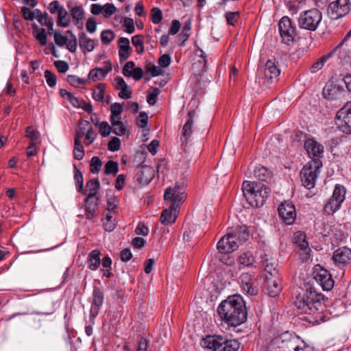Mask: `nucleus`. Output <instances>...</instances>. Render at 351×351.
<instances>
[{"label": "nucleus", "instance_id": "nucleus-1", "mask_svg": "<svg viewBox=\"0 0 351 351\" xmlns=\"http://www.w3.org/2000/svg\"><path fill=\"white\" fill-rule=\"evenodd\" d=\"M324 295L315 290H308L303 295L295 298L294 304L299 314H304L302 319L312 325L325 321L324 315Z\"/></svg>", "mask_w": 351, "mask_h": 351}, {"label": "nucleus", "instance_id": "nucleus-2", "mask_svg": "<svg viewBox=\"0 0 351 351\" xmlns=\"http://www.w3.org/2000/svg\"><path fill=\"white\" fill-rule=\"evenodd\" d=\"M221 319L228 326H238L247 319L245 303L239 295L229 296L217 308Z\"/></svg>", "mask_w": 351, "mask_h": 351}, {"label": "nucleus", "instance_id": "nucleus-3", "mask_svg": "<svg viewBox=\"0 0 351 351\" xmlns=\"http://www.w3.org/2000/svg\"><path fill=\"white\" fill-rule=\"evenodd\" d=\"M300 343L298 336L286 331L271 340L269 348L271 351H300Z\"/></svg>", "mask_w": 351, "mask_h": 351}, {"label": "nucleus", "instance_id": "nucleus-4", "mask_svg": "<svg viewBox=\"0 0 351 351\" xmlns=\"http://www.w3.org/2000/svg\"><path fill=\"white\" fill-rule=\"evenodd\" d=\"M178 210H174L173 207H169L162 210L160 216V223H158L154 232V239L158 240H167L169 239L167 236L169 230L165 225L173 223L177 218V213Z\"/></svg>", "mask_w": 351, "mask_h": 351}, {"label": "nucleus", "instance_id": "nucleus-5", "mask_svg": "<svg viewBox=\"0 0 351 351\" xmlns=\"http://www.w3.org/2000/svg\"><path fill=\"white\" fill-rule=\"evenodd\" d=\"M322 19V12L316 9H311L300 13L298 19V26L301 29L315 31Z\"/></svg>", "mask_w": 351, "mask_h": 351}, {"label": "nucleus", "instance_id": "nucleus-6", "mask_svg": "<svg viewBox=\"0 0 351 351\" xmlns=\"http://www.w3.org/2000/svg\"><path fill=\"white\" fill-rule=\"evenodd\" d=\"M321 166V161L315 160L313 163H309L302 169L300 176L302 184L304 187L311 189L315 186Z\"/></svg>", "mask_w": 351, "mask_h": 351}, {"label": "nucleus", "instance_id": "nucleus-7", "mask_svg": "<svg viewBox=\"0 0 351 351\" xmlns=\"http://www.w3.org/2000/svg\"><path fill=\"white\" fill-rule=\"evenodd\" d=\"M278 30L282 43L292 45L297 36L296 28L292 24L291 19L287 16H283L278 23Z\"/></svg>", "mask_w": 351, "mask_h": 351}, {"label": "nucleus", "instance_id": "nucleus-8", "mask_svg": "<svg viewBox=\"0 0 351 351\" xmlns=\"http://www.w3.org/2000/svg\"><path fill=\"white\" fill-rule=\"evenodd\" d=\"M335 124L343 133L351 134V101L347 102L336 114Z\"/></svg>", "mask_w": 351, "mask_h": 351}, {"label": "nucleus", "instance_id": "nucleus-9", "mask_svg": "<svg viewBox=\"0 0 351 351\" xmlns=\"http://www.w3.org/2000/svg\"><path fill=\"white\" fill-rule=\"evenodd\" d=\"M346 189L341 185H337L333 191L332 195L328 200L324 206V211L328 215H333L337 211L345 199Z\"/></svg>", "mask_w": 351, "mask_h": 351}, {"label": "nucleus", "instance_id": "nucleus-10", "mask_svg": "<svg viewBox=\"0 0 351 351\" xmlns=\"http://www.w3.org/2000/svg\"><path fill=\"white\" fill-rule=\"evenodd\" d=\"M350 11V0H337L330 3L328 7V14L332 20H337L346 16Z\"/></svg>", "mask_w": 351, "mask_h": 351}, {"label": "nucleus", "instance_id": "nucleus-11", "mask_svg": "<svg viewBox=\"0 0 351 351\" xmlns=\"http://www.w3.org/2000/svg\"><path fill=\"white\" fill-rule=\"evenodd\" d=\"M346 91L343 87L333 84H327L322 91L324 97L330 101H334L336 104L342 103L345 100Z\"/></svg>", "mask_w": 351, "mask_h": 351}, {"label": "nucleus", "instance_id": "nucleus-12", "mask_svg": "<svg viewBox=\"0 0 351 351\" xmlns=\"http://www.w3.org/2000/svg\"><path fill=\"white\" fill-rule=\"evenodd\" d=\"M314 278L324 291H330L334 287L335 282L330 273L319 265L315 267Z\"/></svg>", "mask_w": 351, "mask_h": 351}, {"label": "nucleus", "instance_id": "nucleus-13", "mask_svg": "<svg viewBox=\"0 0 351 351\" xmlns=\"http://www.w3.org/2000/svg\"><path fill=\"white\" fill-rule=\"evenodd\" d=\"M250 232L249 228L245 225L237 226L229 228L226 234L221 237L218 241H223L225 239L229 240L234 239L232 241H247L250 239Z\"/></svg>", "mask_w": 351, "mask_h": 351}, {"label": "nucleus", "instance_id": "nucleus-14", "mask_svg": "<svg viewBox=\"0 0 351 351\" xmlns=\"http://www.w3.org/2000/svg\"><path fill=\"white\" fill-rule=\"evenodd\" d=\"M279 217L287 225L293 224L296 219V210L290 201L282 202L278 208Z\"/></svg>", "mask_w": 351, "mask_h": 351}, {"label": "nucleus", "instance_id": "nucleus-15", "mask_svg": "<svg viewBox=\"0 0 351 351\" xmlns=\"http://www.w3.org/2000/svg\"><path fill=\"white\" fill-rule=\"evenodd\" d=\"M271 189L265 184L259 185L255 190V193L249 197L248 203L252 206L261 207L265 203L269 195L271 193Z\"/></svg>", "mask_w": 351, "mask_h": 351}, {"label": "nucleus", "instance_id": "nucleus-16", "mask_svg": "<svg viewBox=\"0 0 351 351\" xmlns=\"http://www.w3.org/2000/svg\"><path fill=\"white\" fill-rule=\"evenodd\" d=\"M165 200L170 201V207H173L175 210H179L181 204L185 199V195L183 192L180 191V188H168L166 189L164 194Z\"/></svg>", "mask_w": 351, "mask_h": 351}, {"label": "nucleus", "instance_id": "nucleus-17", "mask_svg": "<svg viewBox=\"0 0 351 351\" xmlns=\"http://www.w3.org/2000/svg\"><path fill=\"white\" fill-rule=\"evenodd\" d=\"M196 116L195 110H190L188 114V119L184 124L180 133V143L182 146H186L191 140L193 134V126L194 123V118Z\"/></svg>", "mask_w": 351, "mask_h": 351}, {"label": "nucleus", "instance_id": "nucleus-18", "mask_svg": "<svg viewBox=\"0 0 351 351\" xmlns=\"http://www.w3.org/2000/svg\"><path fill=\"white\" fill-rule=\"evenodd\" d=\"M226 338L222 335H208L202 339L201 345L206 351H221Z\"/></svg>", "mask_w": 351, "mask_h": 351}, {"label": "nucleus", "instance_id": "nucleus-19", "mask_svg": "<svg viewBox=\"0 0 351 351\" xmlns=\"http://www.w3.org/2000/svg\"><path fill=\"white\" fill-rule=\"evenodd\" d=\"M259 72L263 75V78L267 84H271L278 80L280 74V69L271 60H268L263 69H260Z\"/></svg>", "mask_w": 351, "mask_h": 351}, {"label": "nucleus", "instance_id": "nucleus-20", "mask_svg": "<svg viewBox=\"0 0 351 351\" xmlns=\"http://www.w3.org/2000/svg\"><path fill=\"white\" fill-rule=\"evenodd\" d=\"M265 289L267 292V293L270 296V297H276L278 296L282 289V283H281V279L280 278V276H275V277H272V276H269V277H265Z\"/></svg>", "mask_w": 351, "mask_h": 351}, {"label": "nucleus", "instance_id": "nucleus-21", "mask_svg": "<svg viewBox=\"0 0 351 351\" xmlns=\"http://www.w3.org/2000/svg\"><path fill=\"white\" fill-rule=\"evenodd\" d=\"M240 281L243 289L250 295H256L258 289L255 285L254 274L244 272L240 276Z\"/></svg>", "mask_w": 351, "mask_h": 351}, {"label": "nucleus", "instance_id": "nucleus-22", "mask_svg": "<svg viewBox=\"0 0 351 351\" xmlns=\"http://www.w3.org/2000/svg\"><path fill=\"white\" fill-rule=\"evenodd\" d=\"M154 177V170L147 165H143L136 170L134 179L142 185L148 184Z\"/></svg>", "mask_w": 351, "mask_h": 351}, {"label": "nucleus", "instance_id": "nucleus-23", "mask_svg": "<svg viewBox=\"0 0 351 351\" xmlns=\"http://www.w3.org/2000/svg\"><path fill=\"white\" fill-rule=\"evenodd\" d=\"M89 301L91 303L90 315L96 317L104 302V293L99 287H94L92 297L89 298Z\"/></svg>", "mask_w": 351, "mask_h": 351}, {"label": "nucleus", "instance_id": "nucleus-24", "mask_svg": "<svg viewBox=\"0 0 351 351\" xmlns=\"http://www.w3.org/2000/svg\"><path fill=\"white\" fill-rule=\"evenodd\" d=\"M304 147L309 156L317 158L322 157L324 147L313 139L308 138L305 140ZM315 160H319V159Z\"/></svg>", "mask_w": 351, "mask_h": 351}, {"label": "nucleus", "instance_id": "nucleus-25", "mask_svg": "<svg viewBox=\"0 0 351 351\" xmlns=\"http://www.w3.org/2000/svg\"><path fill=\"white\" fill-rule=\"evenodd\" d=\"M332 259L336 264L345 265L351 261V249L341 247L336 250L332 255Z\"/></svg>", "mask_w": 351, "mask_h": 351}, {"label": "nucleus", "instance_id": "nucleus-26", "mask_svg": "<svg viewBox=\"0 0 351 351\" xmlns=\"http://www.w3.org/2000/svg\"><path fill=\"white\" fill-rule=\"evenodd\" d=\"M261 265L264 267L266 272V276H279L278 271L274 266V262L272 258L269 257L267 254L261 256Z\"/></svg>", "mask_w": 351, "mask_h": 351}, {"label": "nucleus", "instance_id": "nucleus-27", "mask_svg": "<svg viewBox=\"0 0 351 351\" xmlns=\"http://www.w3.org/2000/svg\"><path fill=\"white\" fill-rule=\"evenodd\" d=\"M204 232L195 225H192L188 230H185L183 234V239L189 241L194 240L198 241L203 239Z\"/></svg>", "mask_w": 351, "mask_h": 351}, {"label": "nucleus", "instance_id": "nucleus-28", "mask_svg": "<svg viewBox=\"0 0 351 351\" xmlns=\"http://www.w3.org/2000/svg\"><path fill=\"white\" fill-rule=\"evenodd\" d=\"M119 56L120 60L125 61L128 58L130 53L132 51V49L130 45V40L127 38L121 37L119 39Z\"/></svg>", "mask_w": 351, "mask_h": 351}, {"label": "nucleus", "instance_id": "nucleus-29", "mask_svg": "<svg viewBox=\"0 0 351 351\" xmlns=\"http://www.w3.org/2000/svg\"><path fill=\"white\" fill-rule=\"evenodd\" d=\"M254 174V177L261 182H270L272 180L271 171L261 165L255 167Z\"/></svg>", "mask_w": 351, "mask_h": 351}, {"label": "nucleus", "instance_id": "nucleus-30", "mask_svg": "<svg viewBox=\"0 0 351 351\" xmlns=\"http://www.w3.org/2000/svg\"><path fill=\"white\" fill-rule=\"evenodd\" d=\"M71 15L74 24L80 29L83 27L82 20L84 17V11L82 6H75L71 9Z\"/></svg>", "mask_w": 351, "mask_h": 351}, {"label": "nucleus", "instance_id": "nucleus-31", "mask_svg": "<svg viewBox=\"0 0 351 351\" xmlns=\"http://www.w3.org/2000/svg\"><path fill=\"white\" fill-rule=\"evenodd\" d=\"M99 187V182L97 179L90 180L86 184V190L83 193L87 194L86 200L89 202L97 193V190Z\"/></svg>", "mask_w": 351, "mask_h": 351}, {"label": "nucleus", "instance_id": "nucleus-32", "mask_svg": "<svg viewBox=\"0 0 351 351\" xmlns=\"http://www.w3.org/2000/svg\"><path fill=\"white\" fill-rule=\"evenodd\" d=\"M110 71V65H106L104 68H95L89 72L88 80L94 82L100 80L106 77Z\"/></svg>", "mask_w": 351, "mask_h": 351}, {"label": "nucleus", "instance_id": "nucleus-33", "mask_svg": "<svg viewBox=\"0 0 351 351\" xmlns=\"http://www.w3.org/2000/svg\"><path fill=\"white\" fill-rule=\"evenodd\" d=\"M32 33L39 43L44 46L47 44V34L44 28L39 27L36 23L32 24Z\"/></svg>", "mask_w": 351, "mask_h": 351}, {"label": "nucleus", "instance_id": "nucleus-34", "mask_svg": "<svg viewBox=\"0 0 351 351\" xmlns=\"http://www.w3.org/2000/svg\"><path fill=\"white\" fill-rule=\"evenodd\" d=\"M79 43L81 48L91 51L95 46V40L89 38L84 32L79 34Z\"/></svg>", "mask_w": 351, "mask_h": 351}, {"label": "nucleus", "instance_id": "nucleus-35", "mask_svg": "<svg viewBox=\"0 0 351 351\" xmlns=\"http://www.w3.org/2000/svg\"><path fill=\"white\" fill-rule=\"evenodd\" d=\"M258 185L259 184L255 182L247 180L243 182L242 190L243 195L245 197L247 202L249 200V197H251L254 194V193H255V190Z\"/></svg>", "mask_w": 351, "mask_h": 351}, {"label": "nucleus", "instance_id": "nucleus-36", "mask_svg": "<svg viewBox=\"0 0 351 351\" xmlns=\"http://www.w3.org/2000/svg\"><path fill=\"white\" fill-rule=\"evenodd\" d=\"M90 127L91 125L89 121L85 120L80 121L77 128L75 129V138L82 139Z\"/></svg>", "mask_w": 351, "mask_h": 351}, {"label": "nucleus", "instance_id": "nucleus-37", "mask_svg": "<svg viewBox=\"0 0 351 351\" xmlns=\"http://www.w3.org/2000/svg\"><path fill=\"white\" fill-rule=\"evenodd\" d=\"M237 243H217V248L219 253L229 254L237 250Z\"/></svg>", "mask_w": 351, "mask_h": 351}, {"label": "nucleus", "instance_id": "nucleus-38", "mask_svg": "<svg viewBox=\"0 0 351 351\" xmlns=\"http://www.w3.org/2000/svg\"><path fill=\"white\" fill-rule=\"evenodd\" d=\"M126 126L121 121V119H115V121L111 123V132L116 135L122 136L125 134Z\"/></svg>", "mask_w": 351, "mask_h": 351}, {"label": "nucleus", "instance_id": "nucleus-39", "mask_svg": "<svg viewBox=\"0 0 351 351\" xmlns=\"http://www.w3.org/2000/svg\"><path fill=\"white\" fill-rule=\"evenodd\" d=\"M104 10V16L108 18L110 16V3H107L104 6L94 3L91 5V12L95 15H98Z\"/></svg>", "mask_w": 351, "mask_h": 351}, {"label": "nucleus", "instance_id": "nucleus-40", "mask_svg": "<svg viewBox=\"0 0 351 351\" xmlns=\"http://www.w3.org/2000/svg\"><path fill=\"white\" fill-rule=\"evenodd\" d=\"M73 156L76 160H80L84 156V147L81 143V139L74 138Z\"/></svg>", "mask_w": 351, "mask_h": 351}, {"label": "nucleus", "instance_id": "nucleus-41", "mask_svg": "<svg viewBox=\"0 0 351 351\" xmlns=\"http://www.w3.org/2000/svg\"><path fill=\"white\" fill-rule=\"evenodd\" d=\"M297 244L296 247L298 250L300 256L302 259H307L310 257L311 252L309 247V243H295Z\"/></svg>", "mask_w": 351, "mask_h": 351}, {"label": "nucleus", "instance_id": "nucleus-42", "mask_svg": "<svg viewBox=\"0 0 351 351\" xmlns=\"http://www.w3.org/2000/svg\"><path fill=\"white\" fill-rule=\"evenodd\" d=\"M255 262V258L250 252H244L242 254L239 258V263L240 265L244 267H250L253 265Z\"/></svg>", "mask_w": 351, "mask_h": 351}, {"label": "nucleus", "instance_id": "nucleus-43", "mask_svg": "<svg viewBox=\"0 0 351 351\" xmlns=\"http://www.w3.org/2000/svg\"><path fill=\"white\" fill-rule=\"evenodd\" d=\"M100 252L99 250H95L92 251L89 255L90 265L89 268L92 270H95L100 265Z\"/></svg>", "mask_w": 351, "mask_h": 351}, {"label": "nucleus", "instance_id": "nucleus-44", "mask_svg": "<svg viewBox=\"0 0 351 351\" xmlns=\"http://www.w3.org/2000/svg\"><path fill=\"white\" fill-rule=\"evenodd\" d=\"M104 92L105 86L104 84H99L97 88L93 91V98L98 101H104L106 104H109V97H107L104 100Z\"/></svg>", "mask_w": 351, "mask_h": 351}, {"label": "nucleus", "instance_id": "nucleus-45", "mask_svg": "<svg viewBox=\"0 0 351 351\" xmlns=\"http://www.w3.org/2000/svg\"><path fill=\"white\" fill-rule=\"evenodd\" d=\"M67 16L68 12L64 8L63 6H62L58 12V25L63 27H68L69 25V21L66 19Z\"/></svg>", "mask_w": 351, "mask_h": 351}, {"label": "nucleus", "instance_id": "nucleus-46", "mask_svg": "<svg viewBox=\"0 0 351 351\" xmlns=\"http://www.w3.org/2000/svg\"><path fill=\"white\" fill-rule=\"evenodd\" d=\"M123 104L114 103L111 104V123L115 121V119H121V114L123 112Z\"/></svg>", "mask_w": 351, "mask_h": 351}, {"label": "nucleus", "instance_id": "nucleus-47", "mask_svg": "<svg viewBox=\"0 0 351 351\" xmlns=\"http://www.w3.org/2000/svg\"><path fill=\"white\" fill-rule=\"evenodd\" d=\"M96 210H97V203L96 202H93L91 199L88 202L86 199V206H85V211H86V217L87 219H92L96 214Z\"/></svg>", "mask_w": 351, "mask_h": 351}, {"label": "nucleus", "instance_id": "nucleus-48", "mask_svg": "<svg viewBox=\"0 0 351 351\" xmlns=\"http://www.w3.org/2000/svg\"><path fill=\"white\" fill-rule=\"evenodd\" d=\"M25 136L30 139V143H36L40 138V132L33 126H28L25 130Z\"/></svg>", "mask_w": 351, "mask_h": 351}, {"label": "nucleus", "instance_id": "nucleus-49", "mask_svg": "<svg viewBox=\"0 0 351 351\" xmlns=\"http://www.w3.org/2000/svg\"><path fill=\"white\" fill-rule=\"evenodd\" d=\"M132 43L136 47L137 53L141 54L144 52V40L142 35L133 36Z\"/></svg>", "mask_w": 351, "mask_h": 351}, {"label": "nucleus", "instance_id": "nucleus-50", "mask_svg": "<svg viewBox=\"0 0 351 351\" xmlns=\"http://www.w3.org/2000/svg\"><path fill=\"white\" fill-rule=\"evenodd\" d=\"M239 348V343L235 339L228 340L226 338V342L223 343L221 351H237Z\"/></svg>", "mask_w": 351, "mask_h": 351}, {"label": "nucleus", "instance_id": "nucleus-51", "mask_svg": "<svg viewBox=\"0 0 351 351\" xmlns=\"http://www.w3.org/2000/svg\"><path fill=\"white\" fill-rule=\"evenodd\" d=\"M102 166V162L97 156H93L90 163V171L93 173H98Z\"/></svg>", "mask_w": 351, "mask_h": 351}, {"label": "nucleus", "instance_id": "nucleus-52", "mask_svg": "<svg viewBox=\"0 0 351 351\" xmlns=\"http://www.w3.org/2000/svg\"><path fill=\"white\" fill-rule=\"evenodd\" d=\"M66 80L71 86L75 87H80V86L85 84L86 82V80L80 78L74 75H68Z\"/></svg>", "mask_w": 351, "mask_h": 351}, {"label": "nucleus", "instance_id": "nucleus-53", "mask_svg": "<svg viewBox=\"0 0 351 351\" xmlns=\"http://www.w3.org/2000/svg\"><path fill=\"white\" fill-rule=\"evenodd\" d=\"M74 178L76 183V189L78 192H83L84 189V184H83V176L81 171L77 169H75V175Z\"/></svg>", "mask_w": 351, "mask_h": 351}, {"label": "nucleus", "instance_id": "nucleus-54", "mask_svg": "<svg viewBox=\"0 0 351 351\" xmlns=\"http://www.w3.org/2000/svg\"><path fill=\"white\" fill-rule=\"evenodd\" d=\"M160 93L158 88H152L151 91L147 92V101L149 105H154L157 101V97Z\"/></svg>", "mask_w": 351, "mask_h": 351}, {"label": "nucleus", "instance_id": "nucleus-55", "mask_svg": "<svg viewBox=\"0 0 351 351\" xmlns=\"http://www.w3.org/2000/svg\"><path fill=\"white\" fill-rule=\"evenodd\" d=\"M162 19V13L160 8H153L151 10V20L154 24H158Z\"/></svg>", "mask_w": 351, "mask_h": 351}, {"label": "nucleus", "instance_id": "nucleus-56", "mask_svg": "<svg viewBox=\"0 0 351 351\" xmlns=\"http://www.w3.org/2000/svg\"><path fill=\"white\" fill-rule=\"evenodd\" d=\"M66 33L71 34V39L69 41L67 40L65 45L69 51L75 52L77 46V40L76 36L70 30H68Z\"/></svg>", "mask_w": 351, "mask_h": 351}, {"label": "nucleus", "instance_id": "nucleus-57", "mask_svg": "<svg viewBox=\"0 0 351 351\" xmlns=\"http://www.w3.org/2000/svg\"><path fill=\"white\" fill-rule=\"evenodd\" d=\"M240 16L239 12H228L225 14L226 21L228 25L234 26Z\"/></svg>", "mask_w": 351, "mask_h": 351}, {"label": "nucleus", "instance_id": "nucleus-58", "mask_svg": "<svg viewBox=\"0 0 351 351\" xmlns=\"http://www.w3.org/2000/svg\"><path fill=\"white\" fill-rule=\"evenodd\" d=\"M54 41L59 47H63L66 44L68 40L65 36H63L59 31H56L53 33Z\"/></svg>", "mask_w": 351, "mask_h": 351}, {"label": "nucleus", "instance_id": "nucleus-59", "mask_svg": "<svg viewBox=\"0 0 351 351\" xmlns=\"http://www.w3.org/2000/svg\"><path fill=\"white\" fill-rule=\"evenodd\" d=\"M146 72L150 73L152 77H156L162 73V70L152 63H149L145 66Z\"/></svg>", "mask_w": 351, "mask_h": 351}, {"label": "nucleus", "instance_id": "nucleus-60", "mask_svg": "<svg viewBox=\"0 0 351 351\" xmlns=\"http://www.w3.org/2000/svg\"><path fill=\"white\" fill-rule=\"evenodd\" d=\"M351 37V30L349 31L347 34L345 36V37L343 38V39L340 42V43L335 47L331 51H330L329 53H328L327 54L324 55V57L328 60L329 58H330L333 55L334 53H335V51L337 50V49L339 48H341L343 44Z\"/></svg>", "mask_w": 351, "mask_h": 351}, {"label": "nucleus", "instance_id": "nucleus-61", "mask_svg": "<svg viewBox=\"0 0 351 351\" xmlns=\"http://www.w3.org/2000/svg\"><path fill=\"white\" fill-rule=\"evenodd\" d=\"M46 82L49 86L53 87L56 84V76L50 71L46 70L44 73Z\"/></svg>", "mask_w": 351, "mask_h": 351}, {"label": "nucleus", "instance_id": "nucleus-62", "mask_svg": "<svg viewBox=\"0 0 351 351\" xmlns=\"http://www.w3.org/2000/svg\"><path fill=\"white\" fill-rule=\"evenodd\" d=\"M134 68L135 63L133 61H128L123 68V74L128 77H132V75H133L132 71Z\"/></svg>", "mask_w": 351, "mask_h": 351}, {"label": "nucleus", "instance_id": "nucleus-63", "mask_svg": "<svg viewBox=\"0 0 351 351\" xmlns=\"http://www.w3.org/2000/svg\"><path fill=\"white\" fill-rule=\"evenodd\" d=\"M99 132L102 136H107L110 134V125L107 121H101L97 126Z\"/></svg>", "mask_w": 351, "mask_h": 351}, {"label": "nucleus", "instance_id": "nucleus-64", "mask_svg": "<svg viewBox=\"0 0 351 351\" xmlns=\"http://www.w3.org/2000/svg\"><path fill=\"white\" fill-rule=\"evenodd\" d=\"M21 14L23 15V17L26 21H33L35 19L34 12L31 10L27 7H23L21 8Z\"/></svg>", "mask_w": 351, "mask_h": 351}]
</instances>
